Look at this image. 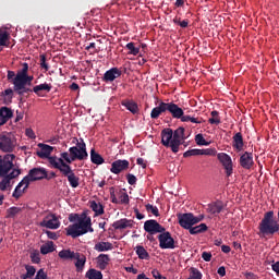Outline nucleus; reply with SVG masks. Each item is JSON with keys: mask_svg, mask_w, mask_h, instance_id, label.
Returning a JSON list of instances; mask_svg holds the SVG:
<instances>
[{"mask_svg": "<svg viewBox=\"0 0 279 279\" xmlns=\"http://www.w3.org/2000/svg\"><path fill=\"white\" fill-rule=\"evenodd\" d=\"M88 151L86 150V143L81 138L80 142L76 143V146H72L69 148V153H61V158L52 156L49 158V165L53 169H58L63 175V178L68 179V182L72 189H77L80 186V177L75 174L71 165L75 162V160H87Z\"/></svg>", "mask_w": 279, "mask_h": 279, "instance_id": "1", "label": "nucleus"}, {"mask_svg": "<svg viewBox=\"0 0 279 279\" xmlns=\"http://www.w3.org/2000/svg\"><path fill=\"white\" fill-rule=\"evenodd\" d=\"M69 221L73 225L65 228L66 236L77 239V236H83V234H87V232H95L90 217L81 218L80 214H70ZM74 221L77 222L74 223Z\"/></svg>", "mask_w": 279, "mask_h": 279, "instance_id": "2", "label": "nucleus"}, {"mask_svg": "<svg viewBox=\"0 0 279 279\" xmlns=\"http://www.w3.org/2000/svg\"><path fill=\"white\" fill-rule=\"evenodd\" d=\"M259 234L263 236H274L279 232V222L274 218V211H267L258 226Z\"/></svg>", "mask_w": 279, "mask_h": 279, "instance_id": "3", "label": "nucleus"}, {"mask_svg": "<svg viewBox=\"0 0 279 279\" xmlns=\"http://www.w3.org/2000/svg\"><path fill=\"white\" fill-rule=\"evenodd\" d=\"M7 78L15 80L20 84H27L28 86L34 82V75H29V64L27 63H23L22 69L17 70V72L9 70Z\"/></svg>", "mask_w": 279, "mask_h": 279, "instance_id": "4", "label": "nucleus"}, {"mask_svg": "<svg viewBox=\"0 0 279 279\" xmlns=\"http://www.w3.org/2000/svg\"><path fill=\"white\" fill-rule=\"evenodd\" d=\"M16 149V137L12 133L0 134V151L12 154Z\"/></svg>", "mask_w": 279, "mask_h": 279, "instance_id": "5", "label": "nucleus"}, {"mask_svg": "<svg viewBox=\"0 0 279 279\" xmlns=\"http://www.w3.org/2000/svg\"><path fill=\"white\" fill-rule=\"evenodd\" d=\"M15 155L8 154L0 156V175H10V171L14 168Z\"/></svg>", "mask_w": 279, "mask_h": 279, "instance_id": "6", "label": "nucleus"}, {"mask_svg": "<svg viewBox=\"0 0 279 279\" xmlns=\"http://www.w3.org/2000/svg\"><path fill=\"white\" fill-rule=\"evenodd\" d=\"M178 220H179V226L181 228H184V230H191L193 226L197 223V219L195 218V215L192 213H186V214H179L177 215Z\"/></svg>", "mask_w": 279, "mask_h": 279, "instance_id": "7", "label": "nucleus"}, {"mask_svg": "<svg viewBox=\"0 0 279 279\" xmlns=\"http://www.w3.org/2000/svg\"><path fill=\"white\" fill-rule=\"evenodd\" d=\"M159 247L161 250H175V240L169 231H163L158 235Z\"/></svg>", "mask_w": 279, "mask_h": 279, "instance_id": "8", "label": "nucleus"}, {"mask_svg": "<svg viewBox=\"0 0 279 279\" xmlns=\"http://www.w3.org/2000/svg\"><path fill=\"white\" fill-rule=\"evenodd\" d=\"M32 182L34 181L28 174L24 177L13 191L12 197H14L15 199H20L21 197H23V194L29 189V184H32Z\"/></svg>", "mask_w": 279, "mask_h": 279, "instance_id": "9", "label": "nucleus"}, {"mask_svg": "<svg viewBox=\"0 0 279 279\" xmlns=\"http://www.w3.org/2000/svg\"><path fill=\"white\" fill-rule=\"evenodd\" d=\"M184 128H179L174 132L172 131L173 144H172V153L178 154L180 151V145L184 143L186 136H184Z\"/></svg>", "mask_w": 279, "mask_h": 279, "instance_id": "10", "label": "nucleus"}, {"mask_svg": "<svg viewBox=\"0 0 279 279\" xmlns=\"http://www.w3.org/2000/svg\"><path fill=\"white\" fill-rule=\"evenodd\" d=\"M217 158H218L219 162H221L227 178H230V175H232V173H233L232 157H230V155H228L226 153H219L217 155Z\"/></svg>", "mask_w": 279, "mask_h": 279, "instance_id": "11", "label": "nucleus"}, {"mask_svg": "<svg viewBox=\"0 0 279 279\" xmlns=\"http://www.w3.org/2000/svg\"><path fill=\"white\" fill-rule=\"evenodd\" d=\"M144 230L145 232H148V234H160L166 232L167 229H165V227L158 223L155 219H150L144 222Z\"/></svg>", "mask_w": 279, "mask_h": 279, "instance_id": "12", "label": "nucleus"}, {"mask_svg": "<svg viewBox=\"0 0 279 279\" xmlns=\"http://www.w3.org/2000/svg\"><path fill=\"white\" fill-rule=\"evenodd\" d=\"M19 175H21V169L19 168H13L9 174L0 175V178H3L2 182H0V191H7L8 186H10V182L19 178Z\"/></svg>", "mask_w": 279, "mask_h": 279, "instance_id": "13", "label": "nucleus"}, {"mask_svg": "<svg viewBox=\"0 0 279 279\" xmlns=\"http://www.w3.org/2000/svg\"><path fill=\"white\" fill-rule=\"evenodd\" d=\"M128 169H130V161L126 159H118L111 163L110 171L111 173L119 175V173L128 171Z\"/></svg>", "mask_w": 279, "mask_h": 279, "instance_id": "14", "label": "nucleus"}, {"mask_svg": "<svg viewBox=\"0 0 279 279\" xmlns=\"http://www.w3.org/2000/svg\"><path fill=\"white\" fill-rule=\"evenodd\" d=\"M161 144L163 147H170L171 151H173V130L172 129H163L161 131Z\"/></svg>", "mask_w": 279, "mask_h": 279, "instance_id": "15", "label": "nucleus"}, {"mask_svg": "<svg viewBox=\"0 0 279 279\" xmlns=\"http://www.w3.org/2000/svg\"><path fill=\"white\" fill-rule=\"evenodd\" d=\"M8 82L13 84V90H14V93H17L20 95V97H23V95H25L27 93H34V89L27 87L29 85L22 84L21 81H15V80L11 78V80H8Z\"/></svg>", "mask_w": 279, "mask_h": 279, "instance_id": "16", "label": "nucleus"}, {"mask_svg": "<svg viewBox=\"0 0 279 279\" xmlns=\"http://www.w3.org/2000/svg\"><path fill=\"white\" fill-rule=\"evenodd\" d=\"M123 75V72L119 68H111L110 70L106 71L102 76V82L106 84H110L114 82V80H118V77H121Z\"/></svg>", "mask_w": 279, "mask_h": 279, "instance_id": "17", "label": "nucleus"}, {"mask_svg": "<svg viewBox=\"0 0 279 279\" xmlns=\"http://www.w3.org/2000/svg\"><path fill=\"white\" fill-rule=\"evenodd\" d=\"M39 226L41 228H48L49 230H58L60 228V221L58 220V217L56 215L47 216Z\"/></svg>", "mask_w": 279, "mask_h": 279, "instance_id": "18", "label": "nucleus"}, {"mask_svg": "<svg viewBox=\"0 0 279 279\" xmlns=\"http://www.w3.org/2000/svg\"><path fill=\"white\" fill-rule=\"evenodd\" d=\"M166 112L171 113L173 119H180L184 114V110L174 102H166Z\"/></svg>", "mask_w": 279, "mask_h": 279, "instance_id": "19", "label": "nucleus"}, {"mask_svg": "<svg viewBox=\"0 0 279 279\" xmlns=\"http://www.w3.org/2000/svg\"><path fill=\"white\" fill-rule=\"evenodd\" d=\"M27 175L31 177L33 182L45 180L47 179V170L45 168H33Z\"/></svg>", "mask_w": 279, "mask_h": 279, "instance_id": "20", "label": "nucleus"}, {"mask_svg": "<svg viewBox=\"0 0 279 279\" xmlns=\"http://www.w3.org/2000/svg\"><path fill=\"white\" fill-rule=\"evenodd\" d=\"M240 166L242 169H251L254 167V155L248 151H245L243 155H241Z\"/></svg>", "mask_w": 279, "mask_h": 279, "instance_id": "21", "label": "nucleus"}, {"mask_svg": "<svg viewBox=\"0 0 279 279\" xmlns=\"http://www.w3.org/2000/svg\"><path fill=\"white\" fill-rule=\"evenodd\" d=\"M38 147L40 148V150L37 151V156L39 158H48L49 160V158H51L50 156L51 151H53V147L43 143H39Z\"/></svg>", "mask_w": 279, "mask_h": 279, "instance_id": "22", "label": "nucleus"}, {"mask_svg": "<svg viewBox=\"0 0 279 279\" xmlns=\"http://www.w3.org/2000/svg\"><path fill=\"white\" fill-rule=\"evenodd\" d=\"M133 223H134L133 220L123 218L118 221H114L112 223V228H114V230H128V228H132Z\"/></svg>", "mask_w": 279, "mask_h": 279, "instance_id": "23", "label": "nucleus"}, {"mask_svg": "<svg viewBox=\"0 0 279 279\" xmlns=\"http://www.w3.org/2000/svg\"><path fill=\"white\" fill-rule=\"evenodd\" d=\"M223 208H225L223 202L216 201L214 203L208 204L207 213H209L210 215H219V213H221Z\"/></svg>", "mask_w": 279, "mask_h": 279, "instance_id": "24", "label": "nucleus"}, {"mask_svg": "<svg viewBox=\"0 0 279 279\" xmlns=\"http://www.w3.org/2000/svg\"><path fill=\"white\" fill-rule=\"evenodd\" d=\"M167 112V102H159V105L153 108L150 112V119H158L160 114H165Z\"/></svg>", "mask_w": 279, "mask_h": 279, "instance_id": "25", "label": "nucleus"}, {"mask_svg": "<svg viewBox=\"0 0 279 279\" xmlns=\"http://www.w3.org/2000/svg\"><path fill=\"white\" fill-rule=\"evenodd\" d=\"M77 252L72 251L71 248H65L59 252L58 256L62 260H75L77 256Z\"/></svg>", "mask_w": 279, "mask_h": 279, "instance_id": "26", "label": "nucleus"}, {"mask_svg": "<svg viewBox=\"0 0 279 279\" xmlns=\"http://www.w3.org/2000/svg\"><path fill=\"white\" fill-rule=\"evenodd\" d=\"M51 84L43 83L33 87V93H35L37 97H44L45 95L43 94V90H45V93H51Z\"/></svg>", "mask_w": 279, "mask_h": 279, "instance_id": "27", "label": "nucleus"}, {"mask_svg": "<svg viewBox=\"0 0 279 279\" xmlns=\"http://www.w3.org/2000/svg\"><path fill=\"white\" fill-rule=\"evenodd\" d=\"M243 134L238 132L233 136L232 147L236 149V151H243Z\"/></svg>", "mask_w": 279, "mask_h": 279, "instance_id": "28", "label": "nucleus"}, {"mask_svg": "<svg viewBox=\"0 0 279 279\" xmlns=\"http://www.w3.org/2000/svg\"><path fill=\"white\" fill-rule=\"evenodd\" d=\"M122 106H124V108H126V110H129V112H131L132 114H138V104H136V101L134 100H122Z\"/></svg>", "mask_w": 279, "mask_h": 279, "instance_id": "29", "label": "nucleus"}, {"mask_svg": "<svg viewBox=\"0 0 279 279\" xmlns=\"http://www.w3.org/2000/svg\"><path fill=\"white\" fill-rule=\"evenodd\" d=\"M74 260H76L74 264L76 267V271H84V267L86 265V255L77 253Z\"/></svg>", "mask_w": 279, "mask_h": 279, "instance_id": "30", "label": "nucleus"}, {"mask_svg": "<svg viewBox=\"0 0 279 279\" xmlns=\"http://www.w3.org/2000/svg\"><path fill=\"white\" fill-rule=\"evenodd\" d=\"M110 264V255L107 254H100L97 257V267L98 269H106V267H108V265Z\"/></svg>", "mask_w": 279, "mask_h": 279, "instance_id": "31", "label": "nucleus"}, {"mask_svg": "<svg viewBox=\"0 0 279 279\" xmlns=\"http://www.w3.org/2000/svg\"><path fill=\"white\" fill-rule=\"evenodd\" d=\"M90 161L93 165H104V162H106L104 157H101L99 153L95 151V148L90 149Z\"/></svg>", "mask_w": 279, "mask_h": 279, "instance_id": "32", "label": "nucleus"}, {"mask_svg": "<svg viewBox=\"0 0 279 279\" xmlns=\"http://www.w3.org/2000/svg\"><path fill=\"white\" fill-rule=\"evenodd\" d=\"M112 247V243L110 242H98L95 244L94 250H96V252H110Z\"/></svg>", "mask_w": 279, "mask_h": 279, "instance_id": "33", "label": "nucleus"}, {"mask_svg": "<svg viewBox=\"0 0 279 279\" xmlns=\"http://www.w3.org/2000/svg\"><path fill=\"white\" fill-rule=\"evenodd\" d=\"M135 252L141 260H149V253L147 252V250H145L144 246L137 245L135 247Z\"/></svg>", "mask_w": 279, "mask_h": 279, "instance_id": "34", "label": "nucleus"}, {"mask_svg": "<svg viewBox=\"0 0 279 279\" xmlns=\"http://www.w3.org/2000/svg\"><path fill=\"white\" fill-rule=\"evenodd\" d=\"M90 208L95 213L96 217H99V215H104V205L101 203H97L95 201L90 202Z\"/></svg>", "mask_w": 279, "mask_h": 279, "instance_id": "35", "label": "nucleus"}, {"mask_svg": "<svg viewBox=\"0 0 279 279\" xmlns=\"http://www.w3.org/2000/svg\"><path fill=\"white\" fill-rule=\"evenodd\" d=\"M85 278L88 279H104V275L101 274V271L95 269V268H90L89 270H87Z\"/></svg>", "mask_w": 279, "mask_h": 279, "instance_id": "36", "label": "nucleus"}, {"mask_svg": "<svg viewBox=\"0 0 279 279\" xmlns=\"http://www.w3.org/2000/svg\"><path fill=\"white\" fill-rule=\"evenodd\" d=\"M206 230H208V226H206V223H201L196 227L190 228L189 232L190 234L195 235V234H202V232H206Z\"/></svg>", "mask_w": 279, "mask_h": 279, "instance_id": "37", "label": "nucleus"}, {"mask_svg": "<svg viewBox=\"0 0 279 279\" xmlns=\"http://www.w3.org/2000/svg\"><path fill=\"white\" fill-rule=\"evenodd\" d=\"M125 48L129 50V56H137L141 53V47H136V44L133 41L126 44Z\"/></svg>", "mask_w": 279, "mask_h": 279, "instance_id": "38", "label": "nucleus"}, {"mask_svg": "<svg viewBox=\"0 0 279 279\" xmlns=\"http://www.w3.org/2000/svg\"><path fill=\"white\" fill-rule=\"evenodd\" d=\"M56 247H53V242H48L40 246V253L45 256L47 254H51V252H54Z\"/></svg>", "mask_w": 279, "mask_h": 279, "instance_id": "39", "label": "nucleus"}, {"mask_svg": "<svg viewBox=\"0 0 279 279\" xmlns=\"http://www.w3.org/2000/svg\"><path fill=\"white\" fill-rule=\"evenodd\" d=\"M23 211V208L21 207H10L7 209V219H14L16 215L21 214Z\"/></svg>", "mask_w": 279, "mask_h": 279, "instance_id": "40", "label": "nucleus"}, {"mask_svg": "<svg viewBox=\"0 0 279 279\" xmlns=\"http://www.w3.org/2000/svg\"><path fill=\"white\" fill-rule=\"evenodd\" d=\"M2 97H4V104H12V99L14 98V89H5L2 92Z\"/></svg>", "mask_w": 279, "mask_h": 279, "instance_id": "41", "label": "nucleus"}, {"mask_svg": "<svg viewBox=\"0 0 279 279\" xmlns=\"http://www.w3.org/2000/svg\"><path fill=\"white\" fill-rule=\"evenodd\" d=\"M181 119L182 123H202V119L201 118H195V117H192V116H184V113L181 116Z\"/></svg>", "mask_w": 279, "mask_h": 279, "instance_id": "42", "label": "nucleus"}, {"mask_svg": "<svg viewBox=\"0 0 279 279\" xmlns=\"http://www.w3.org/2000/svg\"><path fill=\"white\" fill-rule=\"evenodd\" d=\"M211 118H209L208 123H210V125H219V123H221V118H219V111H211Z\"/></svg>", "mask_w": 279, "mask_h": 279, "instance_id": "43", "label": "nucleus"}, {"mask_svg": "<svg viewBox=\"0 0 279 279\" xmlns=\"http://www.w3.org/2000/svg\"><path fill=\"white\" fill-rule=\"evenodd\" d=\"M8 40H10V33L0 31V47H8Z\"/></svg>", "mask_w": 279, "mask_h": 279, "instance_id": "44", "label": "nucleus"}, {"mask_svg": "<svg viewBox=\"0 0 279 279\" xmlns=\"http://www.w3.org/2000/svg\"><path fill=\"white\" fill-rule=\"evenodd\" d=\"M189 274H190V277L187 279H202L203 278L202 271H199V269H197L195 267H191L189 269Z\"/></svg>", "mask_w": 279, "mask_h": 279, "instance_id": "45", "label": "nucleus"}, {"mask_svg": "<svg viewBox=\"0 0 279 279\" xmlns=\"http://www.w3.org/2000/svg\"><path fill=\"white\" fill-rule=\"evenodd\" d=\"M26 274L22 275V279L33 278L36 275V268L34 266H25Z\"/></svg>", "mask_w": 279, "mask_h": 279, "instance_id": "46", "label": "nucleus"}, {"mask_svg": "<svg viewBox=\"0 0 279 279\" xmlns=\"http://www.w3.org/2000/svg\"><path fill=\"white\" fill-rule=\"evenodd\" d=\"M195 143L196 145L205 146V147H208V145H210V142H206V138H204V135L202 133L195 136Z\"/></svg>", "mask_w": 279, "mask_h": 279, "instance_id": "47", "label": "nucleus"}, {"mask_svg": "<svg viewBox=\"0 0 279 279\" xmlns=\"http://www.w3.org/2000/svg\"><path fill=\"white\" fill-rule=\"evenodd\" d=\"M0 110H2V117L7 118V121L11 120L12 117H14V111L8 107H1Z\"/></svg>", "mask_w": 279, "mask_h": 279, "instance_id": "48", "label": "nucleus"}, {"mask_svg": "<svg viewBox=\"0 0 279 279\" xmlns=\"http://www.w3.org/2000/svg\"><path fill=\"white\" fill-rule=\"evenodd\" d=\"M191 156H202V149H190L183 154V158H191Z\"/></svg>", "mask_w": 279, "mask_h": 279, "instance_id": "49", "label": "nucleus"}, {"mask_svg": "<svg viewBox=\"0 0 279 279\" xmlns=\"http://www.w3.org/2000/svg\"><path fill=\"white\" fill-rule=\"evenodd\" d=\"M173 23L182 27V29H186V27H189V20L180 21V17L178 16L173 19Z\"/></svg>", "mask_w": 279, "mask_h": 279, "instance_id": "50", "label": "nucleus"}, {"mask_svg": "<svg viewBox=\"0 0 279 279\" xmlns=\"http://www.w3.org/2000/svg\"><path fill=\"white\" fill-rule=\"evenodd\" d=\"M146 210L147 213H151V215H154L155 217H160V211H158V207L151 204L146 205Z\"/></svg>", "mask_w": 279, "mask_h": 279, "instance_id": "51", "label": "nucleus"}, {"mask_svg": "<svg viewBox=\"0 0 279 279\" xmlns=\"http://www.w3.org/2000/svg\"><path fill=\"white\" fill-rule=\"evenodd\" d=\"M202 156H217V149L216 148H205L201 149Z\"/></svg>", "mask_w": 279, "mask_h": 279, "instance_id": "52", "label": "nucleus"}, {"mask_svg": "<svg viewBox=\"0 0 279 279\" xmlns=\"http://www.w3.org/2000/svg\"><path fill=\"white\" fill-rule=\"evenodd\" d=\"M39 60L41 69H45V71H49V64H47V57L45 54H40Z\"/></svg>", "mask_w": 279, "mask_h": 279, "instance_id": "53", "label": "nucleus"}, {"mask_svg": "<svg viewBox=\"0 0 279 279\" xmlns=\"http://www.w3.org/2000/svg\"><path fill=\"white\" fill-rule=\"evenodd\" d=\"M126 180H128V183L131 185V186H134V184H136L137 180L136 179V175L132 174V173H128L126 174Z\"/></svg>", "mask_w": 279, "mask_h": 279, "instance_id": "54", "label": "nucleus"}, {"mask_svg": "<svg viewBox=\"0 0 279 279\" xmlns=\"http://www.w3.org/2000/svg\"><path fill=\"white\" fill-rule=\"evenodd\" d=\"M119 204H130V195H128V193H122L120 195V202Z\"/></svg>", "mask_w": 279, "mask_h": 279, "instance_id": "55", "label": "nucleus"}, {"mask_svg": "<svg viewBox=\"0 0 279 279\" xmlns=\"http://www.w3.org/2000/svg\"><path fill=\"white\" fill-rule=\"evenodd\" d=\"M32 263L38 265L40 263V254L39 253H32L31 254Z\"/></svg>", "mask_w": 279, "mask_h": 279, "instance_id": "56", "label": "nucleus"}, {"mask_svg": "<svg viewBox=\"0 0 279 279\" xmlns=\"http://www.w3.org/2000/svg\"><path fill=\"white\" fill-rule=\"evenodd\" d=\"M35 279H47V272H45V269H39L36 274Z\"/></svg>", "mask_w": 279, "mask_h": 279, "instance_id": "57", "label": "nucleus"}, {"mask_svg": "<svg viewBox=\"0 0 279 279\" xmlns=\"http://www.w3.org/2000/svg\"><path fill=\"white\" fill-rule=\"evenodd\" d=\"M110 199L112 204H119V199L117 198V195L114 194V187H110Z\"/></svg>", "mask_w": 279, "mask_h": 279, "instance_id": "58", "label": "nucleus"}, {"mask_svg": "<svg viewBox=\"0 0 279 279\" xmlns=\"http://www.w3.org/2000/svg\"><path fill=\"white\" fill-rule=\"evenodd\" d=\"M202 258H203V260H205L206 263H210V260L213 259V254L209 253V252H203Z\"/></svg>", "mask_w": 279, "mask_h": 279, "instance_id": "59", "label": "nucleus"}, {"mask_svg": "<svg viewBox=\"0 0 279 279\" xmlns=\"http://www.w3.org/2000/svg\"><path fill=\"white\" fill-rule=\"evenodd\" d=\"M46 234L48 239H51L52 241H58V233L53 231H46Z\"/></svg>", "mask_w": 279, "mask_h": 279, "instance_id": "60", "label": "nucleus"}, {"mask_svg": "<svg viewBox=\"0 0 279 279\" xmlns=\"http://www.w3.org/2000/svg\"><path fill=\"white\" fill-rule=\"evenodd\" d=\"M151 275H153V277H154L155 279H167V277L161 276V275H160V271H158L157 269H154V270L151 271Z\"/></svg>", "mask_w": 279, "mask_h": 279, "instance_id": "61", "label": "nucleus"}, {"mask_svg": "<svg viewBox=\"0 0 279 279\" xmlns=\"http://www.w3.org/2000/svg\"><path fill=\"white\" fill-rule=\"evenodd\" d=\"M25 134L28 138H36V133H34V130L32 129H26Z\"/></svg>", "mask_w": 279, "mask_h": 279, "instance_id": "62", "label": "nucleus"}, {"mask_svg": "<svg viewBox=\"0 0 279 279\" xmlns=\"http://www.w3.org/2000/svg\"><path fill=\"white\" fill-rule=\"evenodd\" d=\"M217 274H219V276L223 278V276H226V267L225 266L219 267L217 270Z\"/></svg>", "mask_w": 279, "mask_h": 279, "instance_id": "63", "label": "nucleus"}, {"mask_svg": "<svg viewBox=\"0 0 279 279\" xmlns=\"http://www.w3.org/2000/svg\"><path fill=\"white\" fill-rule=\"evenodd\" d=\"M272 271L279 275V262H276L272 264Z\"/></svg>", "mask_w": 279, "mask_h": 279, "instance_id": "64", "label": "nucleus"}]
</instances>
